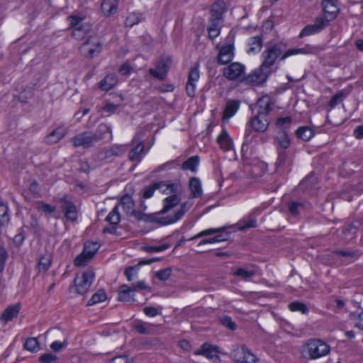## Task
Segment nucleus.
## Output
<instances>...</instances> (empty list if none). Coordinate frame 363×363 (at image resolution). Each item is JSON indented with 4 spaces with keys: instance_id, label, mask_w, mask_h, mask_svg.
Here are the masks:
<instances>
[{
    "instance_id": "e433bc0d",
    "label": "nucleus",
    "mask_w": 363,
    "mask_h": 363,
    "mask_svg": "<svg viewBox=\"0 0 363 363\" xmlns=\"http://www.w3.org/2000/svg\"><path fill=\"white\" fill-rule=\"evenodd\" d=\"M143 16L141 13L133 12L130 13L125 18V26L131 28L133 26L139 23L143 20Z\"/></svg>"
},
{
    "instance_id": "20e7f679",
    "label": "nucleus",
    "mask_w": 363,
    "mask_h": 363,
    "mask_svg": "<svg viewBox=\"0 0 363 363\" xmlns=\"http://www.w3.org/2000/svg\"><path fill=\"white\" fill-rule=\"evenodd\" d=\"M94 272L89 269L81 274L77 275L74 281L77 292L82 295L86 293L94 281Z\"/></svg>"
},
{
    "instance_id": "58836bf2",
    "label": "nucleus",
    "mask_w": 363,
    "mask_h": 363,
    "mask_svg": "<svg viewBox=\"0 0 363 363\" xmlns=\"http://www.w3.org/2000/svg\"><path fill=\"white\" fill-rule=\"evenodd\" d=\"M152 324L137 320L134 323V328L140 334H150Z\"/></svg>"
},
{
    "instance_id": "473e14b6",
    "label": "nucleus",
    "mask_w": 363,
    "mask_h": 363,
    "mask_svg": "<svg viewBox=\"0 0 363 363\" xmlns=\"http://www.w3.org/2000/svg\"><path fill=\"white\" fill-rule=\"evenodd\" d=\"M336 255L342 257L345 261L352 262L358 257L357 251L347 249L336 250L334 252Z\"/></svg>"
},
{
    "instance_id": "a878e982",
    "label": "nucleus",
    "mask_w": 363,
    "mask_h": 363,
    "mask_svg": "<svg viewBox=\"0 0 363 363\" xmlns=\"http://www.w3.org/2000/svg\"><path fill=\"white\" fill-rule=\"evenodd\" d=\"M62 208L65 211V215L67 219L71 221H74L77 219V208L72 203L64 200L62 205Z\"/></svg>"
},
{
    "instance_id": "72a5a7b5",
    "label": "nucleus",
    "mask_w": 363,
    "mask_h": 363,
    "mask_svg": "<svg viewBox=\"0 0 363 363\" xmlns=\"http://www.w3.org/2000/svg\"><path fill=\"white\" fill-rule=\"evenodd\" d=\"M263 45V40L262 35H257L250 38L249 42L250 48L248 52L255 53L261 50Z\"/></svg>"
},
{
    "instance_id": "412c9836",
    "label": "nucleus",
    "mask_w": 363,
    "mask_h": 363,
    "mask_svg": "<svg viewBox=\"0 0 363 363\" xmlns=\"http://www.w3.org/2000/svg\"><path fill=\"white\" fill-rule=\"evenodd\" d=\"M119 0H104L101 5V9L106 16H110L114 14L118 9Z\"/></svg>"
},
{
    "instance_id": "e2e57ef3",
    "label": "nucleus",
    "mask_w": 363,
    "mask_h": 363,
    "mask_svg": "<svg viewBox=\"0 0 363 363\" xmlns=\"http://www.w3.org/2000/svg\"><path fill=\"white\" fill-rule=\"evenodd\" d=\"M168 245H162L160 246H149L145 248L146 251L148 252H161L164 251L166 249H167Z\"/></svg>"
},
{
    "instance_id": "dca6fc26",
    "label": "nucleus",
    "mask_w": 363,
    "mask_h": 363,
    "mask_svg": "<svg viewBox=\"0 0 363 363\" xmlns=\"http://www.w3.org/2000/svg\"><path fill=\"white\" fill-rule=\"evenodd\" d=\"M118 208L121 207L128 216H134L137 218H140V213L135 210V204L132 198L129 196H124L121 198Z\"/></svg>"
},
{
    "instance_id": "603ef678",
    "label": "nucleus",
    "mask_w": 363,
    "mask_h": 363,
    "mask_svg": "<svg viewBox=\"0 0 363 363\" xmlns=\"http://www.w3.org/2000/svg\"><path fill=\"white\" fill-rule=\"evenodd\" d=\"M345 97V95L344 94V92H338L337 94H335L328 102L329 106L330 108L335 107V106L340 104Z\"/></svg>"
},
{
    "instance_id": "2eb2a0df",
    "label": "nucleus",
    "mask_w": 363,
    "mask_h": 363,
    "mask_svg": "<svg viewBox=\"0 0 363 363\" xmlns=\"http://www.w3.org/2000/svg\"><path fill=\"white\" fill-rule=\"evenodd\" d=\"M274 104V100L269 95H264L257 101L256 106L258 108L257 112L264 113L268 116L270 111L273 109Z\"/></svg>"
},
{
    "instance_id": "6e6552de",
    "label": "nucleus",
    "mask_w": 363,
    "mask_h": 363,
    "mask_svg": "<svg viewBox=\"0 0 363 363\" xmlns=\"http://www.w3.org/2000/svg\"><path fill=\"white\" fill-rule=\"evenodd\" d=\"M100 139L101 136L96 133H82L74 137L72 141L73 145L76 147L88 148L94 145Z\"/></svg>"
},
{
    "instance_id": "c03bdc74",
    "label": "nucleus",
    "mask_w": 363,
    "mask_h": 363,
    "mask_svg": "<svg viewBox=\"0 0 363 363\" xmlns=\"http://www.w3.org/2000/svg\"><path fill=\"white\" fill-rule=\"evenodd\" d=\"M199 163V158L197 156H194L189 158L183 163L182 168L184 169H189L192 172H195Z\"/></svg>"
},
{
    "instance_id": "1a4fd4ad",
    "label": "nucleus",
    "mask_w": 363,
    "mask_h": 363,
    "mask_svg": "<svg viewBox=\"0 0 363 363\" xmlns=\"http://www.w3.org/2000/svg\"><path fill=\"white\" fill-rule=\"evenodd\" d=\"M270 75L265 70H261V67L255 69L247 77L242 79L241 82L252 86H257L263 84Z\"/></svg>"
},
{
    "instance_id": "393cba45",
    "label": "nucleus",
    "mask_w": 363,
    "mask_h": 363,
    "mask_svg": "<svg viewBox=\"0 0 363 363\" xmlns=\"http://www.w3.org/2000/svg\"><path fill=\"white\" fill-rule=\"evenodd\" d=\"M217 142L220 145V149L224 151H229L233 148V141L230 138L228 133L223 130L217 138Z\"/></svg>"
},
{
    "instance_id": "ea45409f",
    "label": "nucleus",
    "mask_w": 363,
    "mask_h": 363,
    "mask_svg": "<svg viewBox=\"0 0 363 363\" xmlns=\"http://www.w3.org/2000/svg\"><path fill=\"white\" fill-rule=\"evenodd\" d=\"M144 145L142 143H140L132 149L129 152V159L131 161H139L141 158V155L143 152Z\"/></svg>"
},
{
    "instance_id": "f257e3e1",
    "label": "nucleus",
    "mask_w": 363,
    "mask_h": 363,
    "mask_svg": "<svg viewBox=\"0 0 363 363\" xmlns=\"http://www.w3.org/2000/svg\"><path fill=\"white\" fill-rule=\"evenodd\" d=\"M294 55H295V48H291L288 51L284 52L283 45L274 44L267 48L262 52L263 61L259 67H261V70L264 69L271 74L272 66L279 57H280V60H285L287 57Z\"/></svg>"
},
{
    "instance_id": "338daca9",
    "label": "nucleus",
    "mask_w": 363,
    "mask_h": 363,
    "mask_svg": "<svg viewBox=\"0 0 363 363\" xmlns=\"http://www.w3.org/2000/svg\"><path fill=\"white\" fill-rule=\"evenodd\" d=\"M131 71V67L128 63L123 64L119 68V72L122 75H126L129 74Z\"/></svg>"
},
{
    "instance_id": "5fc2aeb1",
    "label": "nucleus",
    "mask_w": 363,
    "mask_h": 363,
    "mask_svg": "<svg viewBox=\"0 0 363 363\" xmlns=\"http://www.w3.org/2000/svg\"><path fill=\"white\" fill-rule=\"evenodd\" d=\"M36 208L38 211H43L44 213H52L55 211V208L54 206L44 203L43 202H38L36 203Z\"/></svg>"
},
{
    "instance_id": "69168bd1",
    "label": "nucleus",
    "mask_w": 363,
    "mask_h": 363,
    "mask_svg": "<svg viewBox=\"0 0 363 363\" xmlns=\"http://www.w3.org/2000/svg\"><path fill=\"white\" fill-rule=\"evenodd\" d=\"M130 288L133 289V291L134 292V291H139L141 289H145L147 287L144 281H138V282L133 284L132 285V286H130Z\"/></svg>"
},
{
    "instance_id": "37998d69",
    "label": "nucleus",
    "mask_w": 363,
    "mask_h": 363,
    "mask_svg": "<svg viewBox=\"0 0 363 363\" xmlns=\"http://www.w3.org/2000/svg\"><path fill=\"white\" fill-rule=\"evenodd\" d=\"M276 139L279 145L284 149L288 148L291 144V140L289 139L286 132H279Z\"/></svg>"
},
{
    "instance_id": "9b49d317",
    "label": "nucleus",
    "mask_w": 363,
    "mask_h": 363,
    "mask_svg": "<svg viewBox=\"0 0 363 363\" xmlns=\"http://www.w3.org/2000/svg\"><path fill=\"white\" fill-rule=\"evenodd\" d=\"M249 123L255 131L264 133L267 130L269 121L267 119V115L257 112L255 116L251 118Z\"/></svg>"
},
{
    "instance_id": "2f4dec72",
    "label": "nucleus",
    "mask_w": 363,
    "mask_h": 363,
    "mask_svg": "<svg viewBox=\"0 0 363 363\" xmlns=\"http://www.w3.org/2000/svg\"><path fill=\"white\" fill-rule=\"evenodd\" d=\"M20 311V306L16 304L9 306L4 312L1 319L5 322L11 320L14 317L17 316Z\"/></svg>"
},
{
    "instance_id": "13d9d810",
    "label": "nucleus",
    "mask_w": 363,
    "mask_h": 363,
    "mask_svg": "<svg viewBox=\"0 0 363 363\" xmlns=\"http://www.w3.org/2000/svg\"><path fill=\"white\" fill-rule=\"evenodd\" d=\"M238 228L240 230H245L250 228L256 227V220L255 219H250L247 221L240 222L239 224Z\"/></svg>"
},
{
    "instance_id": "c85d7f7f",
    "label": "nucleus",
    "mask_w": 363,
    "mask_h": 363,
    "mask_svg": "<svg viewBox=\"0 0 363 363\" xmlns=\"http://www.w3.org/2000/svg\"><path fill=\"white\" fill-rule=\"evenodd\" d=\"M90 30V25L87 23H82L78 27L73 28L72 36L79 40H83L86 38Z\"/></svg>"
},
{
    "instance_id": "8fccbe9b",
    "label": "nucleus",
    "mask_w": 363,
    "mask_h": 363,
    "mask_svg": "<svg viewBox=\"0 0 363 363\" xmlns=\"http://www.w3.org/2000/svg\"><path fill=\"white\" fill-rule=\"evenodd\" d=\"M133 362H134V358L133 357H130L128 354H123V355L117 356V357L111 359L107 363H133Z\"/></svg>"
},
{
    "instance_id": "4d7b16f0",
    "label": "nucleus",
    "mask_w": 363,
    "mask_h": 363,
    "mask_svg": "<svg viewBox=\"0 0 363 363\" xmlns=\"http://www.w3.org/2000/svg\"><path fill=\"white\" fill-rule=\"evenodd\" d=\"M42 363H52L57 360V356L53 354H44L39 357Z\"/></svg>"
},
{
    "instance_id": "49530a36",
    "label": "nucleus",
    "mask_w": 363,
    "mask_h": 363,
    "mask_svg": "<svg viewBox=\"0 0 363 363\" xmlns=\"http://www.w3.org/2000/svg\"><path fill=\"white\" fill-rule=\"evenodd\" d=\"M106 220L112 225H117L120 222L121 216L118 211V206H116L109 213L106 217Z\"/></svg>"
},
{
    "instance_id": "f8f14e48",
    "label": "nucleus",
    "mask_w": 363,
    "mask_h": 363,
    "mask_svg": "<svg viewBox=\"0 0 363 363\" xmlns=\"http://www.w3.org/2000/svg\"><path fill=\"white\" fill-rule=\"evenodd\" d=\"M321 6L323 7V13L325 15V16L323 17V19L328 21L329 25L330 22L337 17L340 9L333 0H323Z\"/></svg>"
},
{
    "instance_id": "ddd939ff",
    "label": "nucleus",
    "mask_w": 363,
    "mask_h": 363,
    "mask_svg": "<svg viewBox=\"0 0 363 363\" xmlns=\"http://www.w3.org/2000/svg\"><path fill=\"white\" fill-rule=\"evenodd\" d=\"M234 57V46L233 44H228L222 46L217 56V61L220 65L230 63Z\"/></svg>"
},
{
    "instance_id": "f3484780",
    "label": "nucleus",
    "mask_w": 363,
    "mask_h": 363,
    "mask_svg": "<svg viewBox=\"0 0 363 363\" xmlns=\"http://www.w3.org/2000/svg\"><path fill=\"white\" fill-rule=\"evenodd\" d=\"M177 189L175 184H166L164 183H155L152 187L146 189L143 192V198L149 199L153 195L155 189H161L163 192L168 191L167 194L174 193Z\"/></svg>"
},
{
    "instance_id": "cd10ccee",
    "label": "nucleus",
    "mask_w": 363,
    "mask_h": 363,
    "mask_svg": "<svg viewBox=\"0 0 363 363\" xmlns=\"http://www.w3.org/2000/svg\"><path fill=\"white\" fill-rule=\"evenodd\" d=\"M133 289L128 285H121L118 289V299L121 301L128 302L133 298Z\"/></svg>"
},
{
    "instance_id": "4be33fe9",
    "label": "nucleus",
    "mask_w": 363,
    "mask_h": 363,
    "mask_svg": "<svg viewBox=\"0 0 363 363\" xmlns=\"http://www.w3.org/2000/svg\"><path fill=\"white\" fill-rule=\"evenodd\" d=\"M227 11L224 1L218 0L212 4L210 10V16L224 18L223 15Z\"/></svg>"
},
{
    "instance_id": "aec40b11",
    "label": "nucleus",
    "mask_w": 363,
    "mask_h": 363,
    "mask_svg": "<svg viewBox=\"0 0 363 363\" xmlns=\"http://www.w3.org/2000/svg\"><path fill=\"white\" fill-rule=\"evenodd\" d=\"M192 206V203L186 201L180 206V208L177 210L176 213L172 216H167L165 218L164 224H171L177 222L181 219L183 216L190 209Z\"/></svg>"
},
{
    "instance_id": "79ce46f5",
    "label": "nucleus",
    "mask_w": 363,
    "mask_h": 363,
    "mask_svg": "<svg viewBox=\"0 0 363 363\" xmlns=\"http://www.w3.org/2000/svg\"><path fill=\"white\" fill-rule=\"evenodd\" d=\"M189 187L194 197H199L201 195V186L199 179L192 178L189 182Z\"/></svg>"
},
{
    "instance_id": "0e129e2a",
    "label": "nucleus",
    "mask_w": 363,
    "mask_h": 363,
    "mask_svg": "<svg viewBox=\"0 0 363 363\" xmlns=\"http://www.w3.org/2000/svg\"><path fill=\"white\" fill-rule=\"evenodd\" d=\"M143 312L145 313V315L150 317H154L158 314L157 308L154 307H145L143 309Z\"/></svg>"
},
{
    "instance_id": "7c9ffc66",
    "label": "nucleus",
    "mask_w": 363,
    "mask_h": 363,
    "mask_svg": "<svg viewBox=\"0 0 363 363\" xmlns=\"http://www.w3.org/2000/svg\"><path fill=\"white\" fill-rule=\"evenodd\" d=\"M293 119L291 116H285L279 117L276 121V127L279 132H286V130L291 127Z\"/></svg>"
},
{
    "instance_id": "680f3d73",
    "label": "nucleus",
    "mask_w": 363,
    "mask_h": 363,
    "mask_svg": "<svg viewBox=\"0 0 363 363\" xmlns=\"http://www.w3.org/2000/svg\"><path fill=\"white\" fill-rule=\"evenodd\" d=\"M66 345L67 343L65 341L63 342L55 341L50 345V348L55 352H59L65 348Z\"/></svg>"
},
{
    "instance_id": "4468645a",
    "label": "nucleus",
    "mask_w": 363,
    "mask_h": 363,
    "mask_svg": "<svg viewBox=\"0 0 363 363\" xmlns=\"http://www.w3.org/2000/svg\"><path fill=\"white\" fill-rule=\"evenodd\" d=\"M245 71V66L239 62L231 63L223 69V75L230 80H234L240 77Z\"/></svg>"
},
{
    "instance_id": "c9c22d12",
    "label": "nucleus",
    "mask_w": 363,
    "mask_h": 363,
    "mask_svg": "<svg viewBox=\"0 0 363 363\" xmlns=\"http://www.w3.org/2000/svg\"><path fill=\"white\" fill-rule=\"evenodd\" d=\"M233 274L246 280L255 274V270L252 268H236L233 272Z\"/></svg>"
},
{
    "instance_id": "a19ab883",
    "label": "nucleus",
    "mask_w": 363,
    "mask_h": 363,
    "mask_svg": "<svg viewBox=\"0 0 363 363\" xmlns=\"http://www.w3.org/2000/svg\"><path fill=\"white\" fill-rule=\"evenodd\" d=\"M107 299V295L104 290H98L89 301L87 305L92 306L103 302Z\"/></svg>"
},
{
    "instance_id": "c756f323",
    "label": "nucleus",
    "mask_w": 363,
    "mask_h": 363,
    "mask_svg": "<svg viewBox=\"0 0 363 363\" xmlns=\"http://www.w3.org/2000/svg\"><path fill=\"white\" fill-rule=\"evenodd\" d=\"M314 135L313 130L309 126H301L296 130V138L303 141L310 140Z\"/></svg>"
},
{
    "instance_id": "423d86ee",
    "label": "nucleus",
    "mask_w": 363,
    "mask_h": 363,
    "mask_svg": "<svg viewBox=\"0 0 363 363\" xmlns=\"http://www.w3.org/2000/svg\"><path fill=\"white\" fill-rule=\"evenodd\" d=\"M172 59L170 56H162L156 63L155 68H151L149 73L155 78L163 80L166 77L172 65Z\"/></svg>"
},
{
    "instance_id": "a18cd8bd",
    "label": "nucleus",
    "mask_w": 363,
    "mask_h": 363,
    "mask_svg": "<svg viewBox=\"0 0 363 363\" xmlns=\"http://www.w3.org/2000/svg\"><path fill=\"white\" fill-rule=\"evenodd\" d=\"M24 347L28 351L36 352L40 350L38 341L35 337L27 339L24 343Z\"/></svg>"
},
{
    "instance_id": "7ed1b4c3",
    "label": "nucleus",
    "mask_w": 363,
    "mask_h": 363,
    "mask_svg": "<svg viewBox=\"0 0 363 363\" xmlns=\"http://www.w3.org/2000/svg\"><path fill=\"white\" fill-rule=\"evenodd\" d=\"M102 51V43L96 36H89L80 47L81 53L89 58L98 56Z\"/></svg>"
},
{
    "instance_id": "bb28decb",
    "label": "nucleus",
    "mask_w": 363,
    "mask_h": 363,
    "mask_svg": "<svg viewBox=\"0 0 363 363\" xmlns=\"http://www.w3.org/2000/svg\"><path fill=\"white\" fill-rule=\"evenodd\" d=\"M117 83L118 79L115 74H108L99 82V88L102 91H109L113 89Z\"/></svg>"
},
{
    "instance_id": "6e6d98bb",
    "label": "nucleus",
    "mask_w": 363,
    "mask_h": 363,
    "mask_svg": "<svg viewBox=\"0 0 363 363\" xmlns=\"http://www.w3.org/2000/svg\"><path fill=\"white\" fill-rule=\"evenodd\" d=\"M172 270L169 268L158 271L155 273V277L162 281L167 280L171 276Z\"/></svg>"
},
{
    "instance_id": "f704fd0d",
    "label": "nucleus",
    "mask_w": 363,
    "mask_h": 363,
    "mask_svg": "<svg viewBox=\"0 0 363 363\" xmlns=\"http://www.w3.org/2000/svg\"><path fill=\"white\" fill-rule=\"evenodd\" d=\"M180 201V199L176 195L173 194L168 197H167L164 200V206L163 208L162 209V213H167L169 211L171 208L176 206Z\"/></svg>"
},
{
    "instance_id": "0eeeda50",
    "label": "nucleus",
    "mask_w": 363,
    "mask_h": 363,
    "mask_svg": "<svg viewBox=\"0 0 363 363\" xmlns=\"http://www.w3.org/2000/svg\"><path fill=\"white\" fill-rule=\"evenodd\" d=\"M99 247V245L97 242H86L82 252L76 257L74 264L81 267L86 264L93 258Z\"/></svg>"
},
{
    "instance_id": "de8ad7c7",
    "label": "nucleus",
    "mask_w": 363,
    "mask_h": 363,
    "mask_svg": "<svg viewBox=\"0 0 363 363\" xmlns=\"http://www.w3.org/2000/svg\"><path fill=\"white\" fill-rule=\"evenodd\" d=\"M224 230H225V228H209V229H207V230H203V231L199 233L198 234H196V235L192 237L190 240H196L198 238H202L204 236L211 235L222 232Z\"/></svg>"
},
{
    "instance_id": "b1692460",
    "label": "nucleus",
    "mask_w": 363,
    "mask_h": 363,
    "mask_svg": "<svg viewBox=\"0 0 363 363\" xmlns=\"http://www.w3.org/2000/svg\"><path fill=\"white\" fill-rule=\"evenodd\" d=\"M240 106V103L238 101H228L226 104L223 111V120L228 121L230 118H231L238 110Z\"/></svg>"
},
{
    "instance_id": "4c0bfd02",
    "label": "nucleus",
    "mask_w": 363,
    "mask_h": 363,
    "mask_svg": "<svg viewBox=\"0 0 363 363\" xmlns=\"http://www.w3.org/2000/svg\"><path fill=\"white\" fill-rule=\"evenodd\" d=\"M52 255L50 253H45L40 257L38 267L40 272H46L50 267Z\"/></svg>"
},
{
    "instance_id": "a211bd4d",
    "label": "nucleus",
    "mask_w": 363,
    "mask_h": 363,
    "mask_svg": "<svg viewBox=\"0 0 363 363\" xmlns=\"http://www.w3.org/2000/svg\"><path fill=\"white\" fill-rule=\"evenodd\" d=\"M67 133V128L64 125H59L45 138V143L49 145L57 143L63 138Z\"/></svg>"
},
{
    "instance_id": "864d4df0",
    "label": "nucleus",
    "mask_w": 363,
    "mask_h": 363,
    "mask_svg": "<svg viewBox=\"0 0 363 363\" xmlns=\"http://www.w3.org/2000/svg\"><path fill=\"white\" fill-rule=\"evenodd\" d=\"M318 51L317 47L306 45L303 48H296L297 54H315Z\"/></svg>"
},
{
    "instance_id": "052dcab7",
    "label": "nucleus",
    "mask_w": 363,
    "mask_h": 363,
    "mask_svg": "<svg viewBox=\"0 0 363 363\" xmlns=\"http://www.w3.org/2000/svg\"><path fill=\"white\" fill-rule=\"evenodd\" d=\"M221 323L224 325L233 330L235 329V324L232 321L229 317H223L220 319Z\"/></svg>"
},
{
    "instance_id": "bf43d9fd",
    "label": "nucleus",
    "mask_w": 363,
    "mask_h": 363,
    "mask_svg": "<svg viewBox=\"0 0 363 363\" xmlns=\"http://www.w3.org/2000/svg\"><path fill=\"white\" fill-rule=\"evenodd\" d=\"M223 240H224V239L222 238L221 235H217L214 236L213 238H210L201 240L199 243V245L218 242H220Z\"/></svg>"
},
{
    "instance_id": "f03ea898",
    "label": "nucleus",
    "mask_w": 363,
    "mask_h": 363,
    "mask_svg": "<svg viewBox=\"0 0 363 363\" xmlns=\"http://www.w3.org/2000/svg\"><path fill=\"white\" fill-rule=\"evenodd\" d=\"M330 351V346L320 339L312 338L306 340L301 348L302 357L315 359L328 354Z\"/></svg>"
},
{
    "instance_id": "09e8293b",
    "label": "nucleus",
    "mask_w": 363,
    "mask_h": 363,
    "mask_svg": "<svg viewBox=\"0 0 363 363\" xmlns=\"http://www.w3.org/2000/svg\"><path fill=\"white\" fill-rule=\"evenodd\" d=\"M84 18L82 16H79L78 15L74 14L69 16L67 18V20L69 24V28L73 29L76 27H78L79 25H81L80 23L84 20Z\"/></svg>"
},
{
    "instance_id": "6ab92c4d",
    "label": "nucleus",
    "mask_w": 363,
    "mask_h": 363,
    "mask_svg": "<svg viewBox=\"0 0 363 363\" xmlns=\"http://www.w3.org/2000/svg\"><path fill=\"white\" fill-rule=\"evenodd\" d=\"M218 350L216 347H213L208 343H204L202 345L201 349L197 350L194 352L196 355H203L210 359H218L219 357L217 354Z\"/></svg>"
},
{
    "instance_id": "774afa93",
    "label": "nucleus",
    "mask_w": 363,
    "mask_h": 363,
    "mask_svg": "<svg viewBox=\"0 0 363 363\" xmlns=\"http://www.w3.org/2000/svg\"><path fill=\"white\" fill-rule=\"evenodd\" d=\"M355 324L357 328L363 330V311L358 315Z\"/></svg>"
},
{
    "instance_id": "5701e85b",
    "label": "nucleus",
    "mask_w": 363,
    "mask_h": 363,
    "mask_svg": "<svg viewBox=\"0 0 363 363\" xmlns=\"http://www.w3.org/2000/svg\"><path fill=\"white\" fill-rule=\"evenodd\" d=\"M199 79V72L197 67H193L190 69L188 74V80L186 85V91H194L196 89V82Z\"/></svg>"
},
{
    "instance_id": "3c124183",
    "label": "nucleus",
    "mask_w": 363,
    "mask_h": 363,
    "mask_svg": "<svg viewBox=\"0 0 363 363\" xmlns=\"http://www.w3.org/2000/svg\"><path fill=\"white\" fill-rule=\"evenodd\" d=\"M222 26L216 24L209 23L208 26V37L213 40L220 35Z\"/></svg>"
},
{
    "instance_id": "39448f33",
    "label": "nucleus",
    "mask_w": 363,
    "mask_h": 363,
    "mask_svg": "<svg viewBox=\"0 0 363 363\" xmlns=\"http://www.w3.org/2000/svg\"><path fill=\"white\" fill-rule=\"evenodd\" d=\"M230 357L237 363H256L258 361L256 356L244 345H239L233 349Z\"/></svg>"
},
{
    "instance_id": "9d476101",
    "label": "nucleus",
    "mask_w": 363,
    "mask_h": 363,
    "mask_svg": "<svg viewBox=\"0 0 363 363\" xmlns=\"http://www.w3.org/2000/svg\"><path fill=\"white\" fill-rule=\"evenodd\" d=\"M328 26V21L323 19V17H316L313 24L305 26L299 34V38L308 36L318 33Z\"/></svg>"
}]
</instances>
